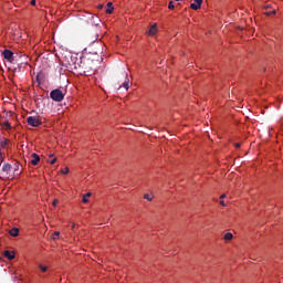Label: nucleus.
Instances as JSON below:
<instances>
[{
	"instance_id": "nucleus-1",
	"label": "nucleus",
	"mask_w": 283,
	"mask_h": 283,
	"mask_svg": "<svg viewBox=\"0 0 283 283\" xmlns=\"http://www.w3.org/2000/svg\"><path fill=\"white\" fill-rule=\"evenodd\" d=\"M96 72V61L90 57H82V64L80 67V74H94Z\"/></svg>"
},
{
	"instance_id": "nucleus-2",
	"label": "nucleus",
	"mask_w": 283,
	"mask_h": 283,
	"mask_svg": "<svg viewBox=\"0 0 283 283\" xmlns=\"http://www.w3.org/2000/svg\"><path fill=\"white\" fill-rule=\"evenodd\" d=\"M98 18L94 17L92 13L82 15L77 20L78 28H90V25H98Z\"/></svg>"
},
{
	"instance_id": "nucleus-3",
	"label": "nucleus",
	"mask_w": 283,
	"mask_h": 283,
	"mask_svg": "<svg viewBox=\"0 0 283 283\" xmlns=\"http://www.w3.org/2000/svg\"><path fill=\"white\" fill-rule=\"evenodd\" d=\"M82 63H83V57L71 56V61L69 62V65L71 70H76L77 73L80 74Z\"/></svg>"
},
{
	"instance_id": "nucleus-4",
	"label": "nucleus",
	"mask_w": 283,
	"mask_h": 283,
	"mask_svg": "<svg viewBox=\"0 0 283 283\" xmlns=\"http://www.w3.org/2000/svg\"><path fill=\"white\" fill-rule=\"evenodd\" d=\"M50 97L52 101H55V103H61L63 98H65V94H63V91L61 88H55L50 93Z\"/></svg>"
},
{
	"instance_id": "nucleus-5",
	"label": "nucleus",
	"mask_w": 283,
	"mask_h": 283,
	"mask_svg": "<svg viewBox=\"0 0 283 283\" xmlns=\"http://www.w3.org/2000/svg\"><path fill=\"white\" fill-rule=\"evenodd\" d=\"M27 123L28 125H30L31 127H39L41 125V119H39V117H34V116H29L27 118Z\"/></svg>"
},
{
	"instance_id": "nucleus-6",
	"label": "nucleus",
	"mask_w": 283,
	"mask_h": 283,
	"mask_svg": "<svg viewBox=\"0 0 283 283\" xmlns=\"http://www.w3.org/2000/svg\"><path fill=\"white\" fill-rule=\"evenodd\" d=\"M30 163H31V165L36 167V165H39V163H41V157L36 153H33L32 154V159H31Z\"/></svg>"
},
{
	"instance_id": "nucleus-7",
	"label": "nucleus",
	"mask_w": 283,
	"mask_h": 283,
	"mask_svg": "<svg viewBox=\"0 0 283 283\" xmlns=\"http://www.w3.org/2000/svg\"><path fill=\"white\" fill-rule=\"evenodd\" d=\"M3 54V57L7 60V61H12L13 56H14V53L10 50H4L2 52Z\"/></svg>"
},
{
	"instance_id": "nucleus-8",
	"label": "nucleus",
	"mask_w": 283,
	"mask_h": 283,
	"mask_svg": "<svg viewBox=\"0 0 283 283\" xmlns=\"http://www.w3.org/2000/svg\"><path fill=\"white\" fill-rule=\"evenodd\" d=\"M202 6V0H195L193 3L190 4L191 10H200Z\"/></svg>"
},
{
	"instance_id": "nucleus-9",
	"label": "nucleus",
	"mask_w": 283,
	"mask_h": 283,
	"mask_svg": "<svg viewBox=\"0 0 283 283\" xmlns=\"http://www.w3.org/2000/svg\"><path fill=\"white\" fill-rule=\"evenodd\" d=\"M157 32H158V27H157L156 24H153V25L149 28L147 34H149V36H156V33H157Z\"/></svg>"
},
{
	"instance_id": "nucleus-10",
	"label": "nucleus",
	"mask_w": 283,
	"mask_h": 283,
	"mask_svg": "<svg viewBox=\"0 0 283 283\" xmlns=\"http://www.w3.org/2000/svg\"><path fill=\"white\" fill-rule=\"evenodd\" d=\"M12 170V165H10L9 163H7V164H4L3 166H2V172L3 174H10V171Z\"/></svg>"
},
{
	"instance_id": "nucleus-11",
	"label": "nucleus",
	"mask_w": 283,
	"mask_h": 283,
	"mask_svg": "<svg viewBox=\"0 0 283 283\" xmlns=\"http://www.w3.org/2000/svg\"><path fill=\"white\" fill-rule=\"evenodd\" d=\"M122 87H124V90H129V74L126 73V80L124 81Z\"/></svg>"
},
{
	"instance_id": "nucleus-12",
	"label": "nucleus",
	"mask_w": 283,
	"mask_h": 283,
	"mask_svg": "<svg viewBox=\"0 0 283 283\" xmlns=\"http://www.w3.org/2000/svg\"><path fill=\"white\" fill-rule=\"evenodd\" d=\"M3 255L8 260H14V252H10L9 250H7V251H4Z\"/></svg>"
},
{
	"instance_id": "nucleus-13",
	"label": "nucleus",
	"mask_w": 283,
	"mask_h": 283,
	"mask_svg": "<svg viewBox=\"0 0 283 283\" xmlns=\"http://www.w3.org/2000/svg\"><path fill=\"white\" fill-rule=\"evenodd\" d=\"M9 234L12 235V238L19 237V228H13L9 231Z\"/></svg>"
},
{
	"instance_id": "nucleus-14",
	"label": "nucleus",
	"mask_w": 283,
	"mask_h": 283,
	"mask_svg": "<svg viewBox=\"0 0 283 283\" xmlns=\"http://www.w3.org/2000/svg\"><path fill=\"white\" fill-rule=\"evenodd\" d=\"M114 12V4L112 2H107L106 14H112Z\"/></svg>"
},
{
	"instance_id": "nucleus-15",
	"label": "nucleus",
	"mask_w": 283,
	"mask_h": 283,
	"mask_svg": "<svg viewBox=\"0 0 283 283\" xmlns=\"http://www.w3.org/2000/svg\"><path fill=\"white\" fill-rule=\"evenodd\" d=\"M18 171H19V163H15L13 168V178L17 176H21V172H18Z\"/></svg>"
},
{
	"instance_id": "nucleus-16",
	"label": "nucleus",
	"mask_w": 283,
	"mask_h": 283,
	"mask_svg": "<svg viewBox=\"0 0 283 283\" xmlns=\"http://www.w3.org/2000/svg\"><path fill=\"white\" fill-rule=\"evenodd\" d=\"M223 240H226V241H231V240H233V233L227 232V233L224 234V237H223Z\"/></svg>"
},
{
	"instance_id": "nucleus-17",
	"label": "nucleus",
	"mask_w": 283,
	"mask_h": 283,
	"mask_svg": "<svg viewBox=\"0 0 283 283\" xmlns=\"http://www.w3.org/2000/svg\"><path fill=\"white\" fill-rule=\"evenodd\" d=\"M92 197V192H87L86 195H83L82 202L86 203L88 202L87 198Z\"/></svg>"
},
{
	"instance_id": "nucleus-18",
	"label": "nucleus",
	"mask_w": 283,
	"mask_h": 283,
	"mask_svg": "<svg viewBox=\"0 0 283 283\" xmlns=\"http://www.w3.org/2000/svg\"><path fill=\"white\" fill-rule=\"evenodd\" d=\"M10 145V139H4L1 142V147H8Z\"/></svg>"
},
{
	"instance_id": "nucleus-19",
	"label": "nucleus",
	"mask_w": 283,
	"mask_h": 283,
	"mask_svg": "<svg viewBox=\"0 0 283 283\" xmlns=\"http://www.w3.org/2000/svg\"><path fill=\"white\" fill-rule=\"evenodd\" d=\"M144 198H145V200H148L149 202H151V200H154V197L149 193L144 195Z\"/></svg>"
},
{
	"instance_id": "nucleus-20",
	"label": "nucleus",
	"mask_w": 283,
	"mask_h": 283,
	"mask_svg": "<svg viewBox=\"0 0 283 283\" xmlns=\"http://www.w3.org/2000/svg\"><path fill=\"white\" fill-rule=\"evenodd\" d=\"M62 174L66 175V174H70V168L69 167H65L64 169L61 170Z\"/></svg>"
},
{
	"instance_id": "nucleus-21",
	"label": "nucleus",
	"mask_w": 283,
	"mask_h": 283,
	"mask_svg": "<svg viewBox=\"0 0 283 283\" xmlns=\"http://www.w3.org/2000/svg\"><path fill=\"white\" fill-rule=\"evenodd\" d=\"M61 235V232L55 231L53 234V240H56V238H59Z\"/></svg>"
},
{
	"instance_id": "nucleus-22",
	"label": "nucleus",
	"mask_w": 283,
	"mask_h": 283,
	"mask_svg": "<svg viewBox=\"0 0 283 283\" xmlns=\"http://www.w3.org/2000/svg\"><path fill=\"white\" fill-rule=\"evenodd\" d=\"M175 6H174V1H170L169 4H168V9L169 10H174Z\"/></svg>"
},
{
	"instance_id": "nucleus-23",
	"label": "nucleus",
	"mask_w": 283,
	"mask_h": 283,
	"mask_svg": "<svg viewBox=\"0 0 283 283\" xmlns=\"http://www.w3.org/2000/svg\"><path fill=\"white\" fill-rule=\"evenodd\" d=\"M3 125L7 127V129H11V125L9 124V122H4Z\"/></svg>"
},
{
	"instance_id": "nucleus-24",
	"label": "nucleus",
	"mask_w": 283,
	"mask_h": 283,
	"mask_svg": "<svg viewBox=\"0 0 283 283\" xmlns=\"http://www.w3.org/2000/svg\"><path fill=\"white\" fill-rule=\"evenodd\" d=\"M40 269L43 273H45V271H48V266H44V265H40Z\"/></svg>"
},
{
	"instance_id": "nucleus-25",
	"label": "nucleus",
	"mask_w": 283,
	"mask_h": 283,
	"mask_svg": "<svg viewBox=\"0 0 283 283\" xmlns=\"http://www.w3.org/2000/svg\"><path fill=\"white\" fill-rule=\"evenodd\" d=\"M266 14H268V17H271V14H277V11H276V10H273V11H271V12H268Z\"/></svg>"
},
{
	"instance_id": "nucleus-26",
	"label": "nucleus",
	"mask_w": 283,
	"mask_h": 283,
	"mask_svg": "<svg viewBox=\"0 0 283 283\" xmlns=\"http://www.w3.org/2000/svg\"><path fill=\"white\" fill-rule=\"evenodd\" d=\"M56 163V158H53L51 161H50V165H54Z\"/></svg>"
},
{
	"instance_id": "nucleus-27",
	"label": "nucleus",
	"mask_w": 283,
	"mask_h": 283,
	"mask_svg": "<svg viewBox=\"0 0 283 283\" xmlns=\"http://www.w3.org/2000/svg\"><path fill=\"white\" fill-rule=\"evenodd\" d=\"M220 205H221L222 207H227V203H224V200H220Z\"/></svg>"
},
{
	"instance_id": "nucleus-28",
	"label": "nucleus",
	"mask_w": 283,
	"mask_h": 283,
	"mask_svg": "<svg viewBox=\"0 0 283 283\" xmlns=\"http://www.w3.org/2000/svg\"><path fill=\"white\" fill-rule=\"evenodd\" d=\"M56 205H59V200H57V199H55V200L53 201V207H56Z\"/></svg>"
},
{
	"instance_id": "nucleus-29",
	"label": "nucleus",
	"mask_w": 283,
	"mask_h": 283,
	"mask_svg": "<svg viewBox=\"0 0 283 283\" xmlns=\"http://www.w3.org/2000/svg\"><path fill=\"white\" fill-rule=\"evenodd\" d=\"M31 6H36V0H31Z\"/></svg>"
},
{
	"instance_id": "nucleus-30",
	"label": "nucleus",
	"mask_w": 283,
	"mask_h": 283,
	"mask_svg": "<svg viewBox=\"0 0 283 283\" xmlns=\"http://www.w3.org/2000/svg\"><path fill=\"white\" fill-rule=\"evenodd\" d=\"M234 147L235 149H240V144L239 143L234 144Z\"/></svg>"
},
{
	"instance_id": "nucleus-31",
	"label": "nucleus",
	"mask_w": 283,
	"mask_h": 283,
	"mask_svg": "<svg viewBox=\"0 0 283 283\" xmlns=\"http://www.w3.org/2000/svg\"><path fill=\"white\" fill-rule=\"evenodd\" d=\"M224 198H227V195H226V193H223V195L220 196V199H221V200L224 199Z\"/></svg>"
},
{
	"instance_id": "nucleus-32",
	"label": "nucleus",
	"mask_w": 283,
	"mask_h": 283,
	"mask_svg": "<svg viewBox=\"0 0 283 283\" xmlns=\"http://www.w3.org/2000/svg\"><path fill=\"white\" fill-rule=\"evenodd\" d=\"M98 10H103V4L97 6Z\"/></svg>"
},
{
	"instance_id": "nucleus-33",
	"label": "nucleus",
	"mask_w": 283,
	"mask_h": 283,
	"mask_svg": "<svg viewBox=\"0 0 283 283\" xmlns=\"http://www.w3.org/2000/svg\"><path fill=\"white\" fill-rule=\"evenodd\" d=\"M74 227H76V224L72 223V229H74Z\"/></svg>"
},
{
	"instance_id": "nucleus-34",
	"label": "nucleus",
	"mask_w": 283,
	"mask_h": 283,
	"mask_svg": "<svg viewBox=\"0 0 283 283\" xmlns=\"http://www.w3.org/2000/svg\"><path fill=\"white\" fill-rule=\"evenodd\" d=\"M54 157V155H50V158H53Z\"/></svg>"
},
{
	"instance_id": "nucleus-35",
	"label": "nucleus",
	"mask_w": 283,
	"mask_h": 283,
	"mask_svg": "<svg viewBox=\"0 0 283 283\" xmlns=\"http://www.w3.org/2000/svg\"><path fill=\"white\" fill-rule=\"evenodd\" d=\"M176 1H181V0H176Z\"/></svg>"
},
{
	"instance_id": "nucleus-36",
	"label": "nucleus",
	"mask_w": 283,
	"mask_h": 283,
	"mask_svg": "<svg viewBox=\"0 0 283 283\" xmlns=\"http://www.w3.org/2000/svg\"><path fill=\"white\" fill-rule=\"evenodd\" d=\"M0 167H1V161H0Z\"/></svg>"
}]
</instances>
